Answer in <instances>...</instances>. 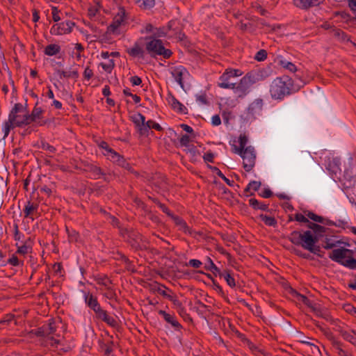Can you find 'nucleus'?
I'll return each instance as SVG.
<instances>
[{"instance_id":"nucleus-1","label":"nucleus","mask_w":356,"mask_h":356,"mask_svg":"<svg viewBox=\"0 0 356 356\" xmlns=\"http://www.w3.org/2000/svg\"><path fill=\"white\" fill-rule=\"evenodd\" d=\"M29 124H30L29 113L22 104H15L8 115V120L3 125L2 130L4 138L9 135L12 129L22 127Z\"/></svg>"},{"instance_id":"nucleus-2","label":"nucleus","mask_w":356,"mask_h":356,"mask_svg":"<svg viewBox=\"0 0 356 356\" xmlns=\"http://www.w3.org/2000/svg\"><path fill=\"white\" fill-rule=\"evenodd\" d=\"M248 137L245 134H241L238 138L239 145H232L234 153L241 156L243 160V167L246 172H250L254 167L256 162L255 149L252 146H247Z\"/></svg>"},{"instance_id":"nucleus-3","label":"nucleus","mask_w":356,"mask_h":356,"mask_svg":"<svg viewBox=\"0 0 356 356\" xmlns=\"http://www.w3.org/2000/svg\"><path fill=\"white\" fill-rule=\"evenodd\" d=\"M289 239L292 243L300 245L312 253L318 254L320 252V247L316 245L318 242L317 237L314 236L312 232L310 230L305 231L303 233L293 231L289 236Z\"/></svg>"},{"instance_id":"nucleus-4","label":"nucleus","mask_w":356,"mask_h":356,"mask_svg":"<svg viewBox=\"0 0 356 356\" xmlns=\"http://www.w3.org/2000/svg\"><path fill=\"white\" fill-rule=\"evenodd\" d=\"M293 90V80L288 76L276 77L270 85V94L274 99H282Z\"/></svg>"},{"instance_id":"nucleus-5","label":"nucleus","mask_w":356,"mask_h":356,"mask_svg":"<svg viewBox=\"0 0 356 356\" xmlns=\"http://www.w3.org/2000/svg\"><path fill=\"white\" fill-rule=\"evenodd\" d=\"M355 252L345 248L334 249L329 257L334 261L339 263L350 269H356V259H354Z\"/></svg>"},{"instance_id":"nucleus-6","label":"nucleus","mask_w":356,"mask_h":356,"mask_svg":"<svg viewBox=\"0 0 356 356\" xmlns=\"http://www.w3.org/2000/svg\"><path fill=\"white\" fill-rule=\"evenodd\" d=\"M150 40L145 44L146 50L152 56H162L165 58H169L172 55V51L165 49L161 40L156 38H149Z\"/></svg>"},{"instance_id":"nucleus-7","label":"nucleus","mask_w":356,"mask_h":356,"mask_svg":"<svg viewBox=\"0 0 356 356\" xmlns=\"http://www.w3.org/2000/svg\"><path fill=\"white\" fill-rule=\"evenodd\" d=\"M127 19V14L124 8L120 7L114 16L112 23L107 27L106 33L118 35L122 33V27Z\"/></svg>"},{"instance_id":"nucleus-8","label":"nucleus","mask_w":356,"mask_h":356,"mask_svg":"<svg viewBox=\"0 0 356 356\" xmlns=\"http://www.w3.org/2000/svg\"><path fill=\"white\" fill-rule=\"evenodd\" d=\"M242 74L243 72L240 70L228 68L220 76L218 86L224 89L233 88L235 83L234 79Z\"/></svg>"},{"instance_id":"nucleus-9","label":"nucleus","mask_w":356,"mask_h":356,"mask_svg":"<svg viewBox=\"0 0 356 356\" xmlns=\"http://www.w3.org/2000/svg\"><path fill=\"white\" fill-rule=\"evenodd\" d=\"M120 233L124 239L134 248L137 249L140 248V242L143 239L142 236L138 232L131 228L122 227L120 228Z\"/></svg>"},{"instance_id":"nucleus-10","label":"nucleus","mask_w":356,"mask_h":356,"mask_svg":"<svg viewBox=\"0 0 356 356\" xmlns=\"http://www.w3.org/2000/svg\"><path fill=\"white\" fill-rule=\"evenodd\" d=\"M326 169L330 172L333 179H341V169L340 168L341 162L338 156L330 154L326 156Z\"/></svg>"},{"instance_id":"nucleus-11","label":"nucleus","mask_w":356,"mask_h":356,"mask_svg":"<svg viewBox=\"0 0 356 356\" xmlns=\"http://www.w3.org/2000/svg\"><path fill=\"white\" fill-rule=\"evenodd\" d=\"M171 22L168 23V26L155 27L151 24H146L141 31L142 33H151L154 38H160L165 36L168 34V30L171 27Z\"/></svg>"},{"instance_id":"nucleus-12","label":"nucleus","mask_w":356,"mask_h":356,"mask_svg":"<svg viewBox=\"0 0 356 356\" xmlns=\"http://www.w3.org/2000/svg\"><path fill=\"white\" fill-rule=\"evenodd\" d=\"M75 24L70 20L57 23L50 29L51 35H60L70 33Z\"/></svg>"},{"instance_id":"nucleus-13","label":"nucleus","mask_w":356,"mask_h":356,"mask_svg":"<svg viewBox=\"0 0 356 356\" xmlns=\"http://www.w3.org/2000/svg\"><path fill=\"white\" fill-rule=\"evenodd\" d=\"M172 76L175 79V81L184 88L183 80L189 75L187 70L182 65L176 66L172 67L170 71Z\"/></svg>"},{"instance_id":"nucleus-14","label":"nucleus","mask_w":356,"mask_h":356,"mask_svg":"<svg viewBox=\"0 0 356 356\" xmlns=\"http://www.w3.org/2000/svg\"><path fill=\"white\" fill-rule=\"evenodd\" d=\"M250 88V86L242 77L238 83H234L233 88H230L229 89H232L237 97H243L249 92Z\"/></svg>"},{"instance_id":"nucleus-15","label":"nucleus","mask_w":356,"mask_h":356,"mask_svg":"<svg viewBox=\"0 0 356 356\" xmlns=\"http://www.w3.org/2000/svg\"><path fill=\"white\" fill-rule=\"evenodd\" d=\"M38 204L28 201L24 205L23 209L24 216L26 218H30L31 220H34L35 215L38 213Z\"/></svg>"},{"instance_id":"nucleus-16","label":"nucleus","mask_w":356,"mask_h":356,"mask_svg":"<svg viewBox=\"0 0 356 356\" xmlns=\"http://www.w3.org/2000/svg\"><path fill=\"white\" fill-rule=\"evenodd\" d=\"M264 72L261 70L251 71L247 73L243 78L248 84L251 87L252 85L264 79Z\"/></svg>"},{"instance_id":"nucleus-17","label":"nucleus","mask_w":356,"mask_h":356,"mask_svg":"<svg viewBox=\"0 0 356 356\" xmlns=\"http://www.w3.org/2000/svg\"><path fill=\"white\" fill-rule=\"evenodd\" d=\"M84 298L86 305L92 309L96 315L102 309L97 299L90 293H84Z\"/></svg>"},{"instance_id":"nucleus-18","label":"nucleus","mask_w":356,"mask_h":356,"mask_svg":"<svg viewBox=\"0 0 356 356\" xmlns=\"http://www.w3.org/2000/svg\"><path fill=\"white\" fill-rule=\"evenodd\" d=\"M158 313L163 318V319L167 323L170 324L172 327H173L176 330H179L182 327L174 314H168L164 310H159Z\"/></svg>"},{"instance_id":"nucleus-19","label":"nucleus","mask_w":356,"mask_h":356,"mask_svg":"<svg viewBox=\"0 0 356 356\" xmlns=\"http://www.w3.org/2000/svg\"><path fill=\"white\" fill-rule=\"evenodd\" d=\"M167 101L174 111L179 113L185 114L187 113L186 107L179 102L173 95H169L167 97Z\"/></svg>"},{"instance_id":"nucleus-20","label":"nucleus","mask_w":356,"mask_h":356,"mask_svg":"<svg viewBox=\"0 0 356 356\" xmlns=\"http://www.w3.org/2000/svg\"><path fill=\"white\" fill-rule=\"evenodd\" d=\"M43 110L40 107L35 106L31 114H29V123L35 122L38 125H42L41 122L42 119Z\"/></svg>"},{"instance_id":"nucleus-21","label":"nucleus","mask_w":356,"mask_h":356,"mask_svg":"<svg viewBox=\"0 0 356 356\" xmlns=\"http://www.w3.org/2000/svg\"><path fill=\"white\" fill-rule=\"evenodd\" d=\"M277 64L283 67L284 70L290 72H296L298 71L297 67L293 63L287 60L283 56H277Z\"/></svg>"},{"instance_id":"nucleus-22","label":"nucleus","mask_w":356,"mask_h":356,"mask_svg":"<svg viewBox=\"0 0 356 356\" xmlns=\"http://www.w3.org/2000/svg\"><path fill=\"white\" fill-rule=\"evenodd\" d=\"M290 294L296 302L299 303H302L307 306L308 307H312V304L313 303V302L308 299L305 296L299 293L297 291L291 289Z\"/></svg>"},{"instance_id":"nucleus-23","label":"nucleus","mask_w":356,"mask_h":356,"mask_svg":"<svg viewBox=\"0 0 356 356\" xmlns=\"http://www.w3.org/2000/svg\"><path fill=\"white\" fill-rule=\"evenodd\" d=\"M97 316L113 327H115L118 325L116 320L113 317L109 316L106 311L103 309L97 314Z\"/></svg>"},{"instance_id":"nucleus-24","label":"nucleus","mask_w":356,"mask_h":356,"mask_svg":"<svg viewBox=\"0 0 356 356\" xmlns=\"http://www.w3.org/2000/svg\"><path fill=\"white\" fill-rule=\"evenodd\" d=\"M309 308L316 316L321 317L327 321L330 319L329 313L325 309L321 308L320 305L313 302Z\"/></svg>"},{"instance_id":"nucleus-25","label":"nucleus","mask_w":356,"mask_h":356,"mask_svg":"<svg viewBox=\"0 0 356 356\" xmlns=\"http://www.w3.org/2000/svg\"><path fill=\"white\" fill-rule=\"evenodd\" d=\"M129 56L134 58H143L144 56V50L143 47L138 43H135L133 47L127 50Z\"/></svg>"},{"instance_id":"nucleus-26","label":"nucleus","mask_w":356,"mask_h":356,"mask_svg":"<svg viewBox=\"0 0 356 356\" xmlns=\"http://www.w3.org/2000/svg\"><path fill=\"white\" fill-rule=\"evenodd\" d=\"M152 290L159 293L160 295L163 296L164 298H168V297L172 293V291L167 288L165 285L155 284L152 286Z\"/></svg>"},{"instance_id":"nucleus-27","label":"nucleus","mask_w":356,"mask_h":356,"mask_svg":"<svg viewBox=\"0 0 356 356\" xmlns=\"http://www.w3.org/2000/svg\"><path fill=\"white\" fill-rule=\"evenodd\" d=\"M263 107L262 99H256L248 107V113L252 115L259 114Z\"/></svg>"},{"instance_id":"nucleus-28","label":"nucleus","mask_w":356,"mask_h":356,"mask_svg":"<svg viewBox=\"0 0 356 356\" xmlns=\"http://www.w3.org/2000/svg\"><path fill=\"white\" fill-rule=\"evenodd\" d=\"M40 330V332H42V335L44 337L52 335L56 330L55 323L52 320H50L49 323L44 325Z\"/></svg>"},{"instance_id":"nucleus-29","label":"nucleus","mask_w":356,"mask_h":356,"mask_svg":"<svg viewBox=\"0 0 356 356\" xmlns=\"http://www.w3.org/2000/svg\"><path fill=\"white\" fill-rule=\"evenodd\" d=\"M175 223L179 227V229L184 232L185 234H191V230L187 225L186 222L181 218L174 216H172Z\"/></svg>"},{"instance_id":"nucleus-30","label":"nucleus","mask_w":356,"mask_h":356,"mask_svg":"<svg viewBox=\"0 0 356 356\" xmlns=\"http://www.w3.org/2000/svg\"><path fill=\"white\" fill-rule=\"evenodd\" d=\"M60 47L57 44H50L47 45L44 50V54L47 56H52L60 53Z\"/></svg>"},{"instance_id":"nucleus-31","label":"nucleus","mask_w":356,"mask_h":356,"mask_svg":"<svg viewBox=\"0 0 356 356\" xmlns=\"http://www.w3.org/2000/svg\"><path fill=\"white\" fill-rule=\"evenodd\" d=\"M204 268L207 270L211 271L216 276H217L218 275H221L220 270L216 266V264L213 263V261L209 257L207 258V261L205 263Z\"/></svg>"},{"instance_id":"nucleus-32","label":"nucleus","mask_w":356,"mask_h":356,"mask_svg":"<svg viewBox=\"0 0 356 356\" xmlns=\"http://www.w3.org/2000/svg\"><path fill=\"white\" fill-rule=\"evenodd\" d=\"M341 336L346 341L356 346V330L343 331L341 332Z\"/></svg>"},{"instance_id":"nucleus-33","label":"nucleus","mask_w":356,"mask_h":356,"mask_svg":"<svg viewBox=\"0 0 356 356\" xmlns=\"http://www.w3.org/2000/svg\"><path fill=\"white\" fill-rule=\"evenodd\" d=\"M293 4L298 8L307 10L312 7L310 0H293Z\"/></svg>"},{"instance_id":"nucleus-34","label":"nucleus","mask_w":356,"mask_h":356,"mask_svg":"<svg viewBox=\"0 0 356 356\" xmlns=\"http://www.w3.org/2000/svg\"><path fill=\"white\" fill-rule=\"evenodd\" d=\"M249 204L254 209H260V210H263V211H266L268 209L267 204L259 202L257 200H256L254 198L250 199Z\"/></svg>"},{"instance_id":"nucleus-35","label":"nucleus","mask_w":356,"mask_h":356,"mask_svg":"<svg viewBox=\"0 0 356 356\" xmlns=\"http://www.w3.org/2000/svg\"><path fill=\"white\" fill-rule=\"evenodd\" d=\"M260 220L268 226L275 227L277 225V220L274 217L268 216L264 214L259 216Z\"/></svg>"},{"instance_id":"nucleus-36","label":"nucleus","mask_w":356,"mask_h":356,"mask_svg":"<svg viewBox=\"0 0 356 356\" xmlns=\"http://www.w3.org/2000/svg\"><path fill=\"white\" fill-rule=\"evenodd\" d=\"M220 277H223L227 284L232 288L235 287L236 283L234 278L228 272H221V275H218Z\"/></svg>"},{"instance_id":"nucleus-37","label":"nucleus","mask_w":356,"mask_h":356,"mask_svg":"<svg viewBox=\"0 0 356 356\" xmlns=\"http://www.w3.org/2000/svg\"><path fill=\"white\" fill-rule=\"evenodd\" d=\"M100 65L103 70L107 73H111L112 70L115 67V61L113 59H108L106 63H101Z\"/></svg>"},{"instance_id":"nucleus-38","label":"nucleus","mask_w":356,"mask_h":356,"mask_svg":"<svg viewBox=\"0 0 356 356\" xmlns=\"http://www.w3.org/2000/svg\"><path fill=\"white\" fill-rule=\"evenodd\" d=\"M131 120L136 125V127L139 126L140 124L143 123L145 120V118L143 115L140 113H136L131 116Z\"/></svg>"},{"instance_id":"nucleus-39","label":"nucleus","mask_w":356,"mask_h":356,"mask_svg":"<svg viewBox=\"0 0 356 356\" xmlns=\"http://www.w3.org/2000/svg\"><path fill=\"white\" fill-rule=\"evenodd\" d=\"M58 74L60 78L77 77L78 74L76 71L58 70Z\"/></svg>"},{"instance_id":"nucleus-40","label":"nucleus","mask_w":356,"mask_h":356,"mask_svg":"<svg viewBox=\"0 0 356 356\" xmlns=\"http://www.w3.org/2000/svg\"><path fill=\"white\" fill-rule=\"evenodd\" d=\"M260 186H261L260 181H252L247 186L245 191H248V192H251V191L254 192V191H258L259 189Z\"/></svg>"},{"instance_id":"nucleus-41","label":"nucleus","mask_w":356,"mask_h":356,"mask_svg":"<svg viewBox=\"0 0 356 356\" xmlns=\"http://www.w3.org/2000/svg\"><path fill=\"white\" fill-rule=\"evenodd\" d=\"M110 153L108 154L107 157L108 159L112 161L113 162L120 163L121 160H122V157L117 153L115 150H109Z\"/></svg>"},{"instance_id":"nucleus-42","label":"nucleus","mask_w":356,"mask_h":356,"mask_svg":"<svg viewBox=\"0 0 356 356\" xmlns=\"http://www.w3.org/2000/svg\"><path fill=\"white\" fill-rule=\"evenodd\" d=\"M306 216L308 218L312 220L314 222L324 223L325 219L323 217L318 216L313 212L307 211L306 213Z\"/></svg>"},{"instance_id":"nucleus-43","label":"nucleus","mask_w":356,"mask_h":356,"mask_svg":"<svg viewBox=\"0 0 356 356\" xmlns=\"http://www.w3.org/2000/svg\"><path fill=\"white\" fill-rule=\"evenodd\" d=\"M89 171L91 173V176H92L94 179H98L102 175L100 168L95 165H91L89 168Z\"/></svg>"},{"instance_id":"nucleus-44","label":"nucleus","mask_w":356,"mask_h":356,"mask_svg":"<svg viewBox=\"0 0 356 356\" xmlns=\"http://www.w3.org/2000/svg\"><path fill=\"white\" fill-rule=\"evenodd\" d=\"M138 132L141 136L147 135L149 133V128H147V122L144 121L143 123L139 124V126L136 127Z\"/></svg>"},{"instance_id":"nucleus-45","label":"nucleus","mask_w":356,"mask_h":356,"mask_svg":"<svg viewBox=\"0 0 356 356\" xmlns=\"http://www.w3.org/2000/svg\"><path fill=\"white\" fill-rule=\"evenodd\" d=\"M168 299L170 301H171L177 308H181L183 309L181 302L173 292H172V293L170 294Z\"/></svg>"},{"instance_id":"nucleus-46","label":"nucleus","mask_w":356,"mask_h":356,"mask_svg":"<svg viewBox=\"0 0 356 356\" xmlns=\"http://www.w3.org/2000/svg\"><path fill=\"white\" fill-rule=\"evenodd\" d=\"M267 58V52L264 49H260L258 51L255 56L254 59L257 61H264Z\"/></svg>"},{"instance_id":"nucleus-47","label":"nucleus","mask_w":356,"mask_h":356,"mask_svg":"<svg viewBox=\"0 0 356 356\" xmlns=\"http://www.w3.org/2000/svg\"><path fill=\"white\" fill-rule=\"evenodd\" d=\"M334 348L337 350L339 355L345 356L346 352L342 349V344L340 341L334 340L332 342Z\"/></svg>"},{"instance_id":"nucleus-48","label":"nucleus","mask_w":356,"mask_h":356,"mask_svg":"<svg viewBox=\"0 0 356 356\" xmlns=\"http://www.w3.org/2000/svg\"><path fill=\"white\" fill-rule=\"evenodd\" d=\"M17 253H19L22 255L26 254L31 250V247L27 245L26 244H22L20 245H18V244L17 243Z\"/></svg>"},{"instance_id":"nucleus-49","label":"nucleus","mask_w":356,"mask_h":356,"mask_svg":"<svg viewBox=\"0 0 356 356\" xmlns=\"http://www.w3.org/2000/svg\"><path fill=\"white\" fill-rule=\"evenodd\" d=\"M123 93L125 96L131 97L136 104H138L140 102V97L139 96H138L137 95L132 94L130 92L129 88L124 89Z\"/></svg>"},{"instance_id":"nucleus-50","label":"nucleus","mask_w":356,"mask_h":356,"mask_svg":"<svg viewBox=\"0 0 356 356\" xmlns=\"http://www.w3.org/2000/svg\"><path fill=\"white\" fill-rule=\"evenodd\" d=\"M147 128H149V129H154L157 131H162L163 129L159 123L151 120L147 121Z\"/></svg>"},{"instance_id":"nucleus-51","label":"nucleus","mask_w":356,"mask_h":356,"mask_svg":"<svg viewBox=\"0 0 356 356\" xmlns=\"http://www.w3.org/2000/svg\"><path fill=\"white\" fill-rule=\"evenodd\" d=\"M106 289V291L105 292L104 296L106 298L110 299V300H113L117 298L115 292L114 291V290H113L111 289V287H109Z\"/></svg>"},{"instance_id":"nucleus-52","label":"nucleus","mask_w":356,"mask_h":356,"mask_svg":"<svg viewBox=\"0 0 356 356\" xmlns=\"http://www.w3.org/2000/svg\"><path fill=\"white\" fill-rule=\"evenodd\" d=\"M51 10H52L51 13H52L53 20L56 22L60 21V17L59 16L60 10L58 9V8L56 6H52Z\"/></svg>"},{"instance_id":"nucleus-53","label":"nucleus","mask_w":356,"mask_h":356,"mask_svg":"<svg viewBox=\"0 0 356 356\" xmlns=\"http://www.w3.org/2000/svg\"><path fill=\"white\" fill-rule=\"evenodd\" d=\"M97 6H90L88 9V15L90 18L95 17L98 13Z\"/></svg>"},{"instance_id":"nucleus-54","label":"nucleus","mask_w":356,"mask_h":356,"mask_svg":"<svg viewBox=\"0 0 356 356\" xmlns=\"http://www.w3.org/2000/svg\"><path fill=\"white\" fill-rule=\"evenodd\" d=\"M191 141L190 137L185 134L182 135L179 138V143L181 146L187 147Z\"/></svg>"},{"instance_id":"nucleus-55","label":"nucleus","mask_w":356,"mask_h":356,"mask_svg":"<svg viewBox=\"0 0 356 356\" xmlns=\"http://www.w3.org/2000/svg\"><path fill=\"white\" fill-rule=\"evenodd\" d=\"M97 283L103 285L106 289H108L111 287V281L108 278L104 277L99 279Z\"/></svg>"},{"instance_id":"nucleus-56","label":"nucleus","mask_w":356,"mask_h":356,"mask_svg":"<svg viewBox=\"0 0 356 356\" xmlns=\"http://www.w3.org/2000/svg\"><path fill=\"white\" fill-rule=\"evenodd\" d=\"M295 220L300 222H309L308 218L306 214L303 215L302 213H296L295 215Z\"/></svg>"},{"instance_id":"nucleus-57","label":"nucleus","mask_w":356,"mask_h":356,"mask_svg":"<svg viewBox=\"0 0 356 356\" xmlns=\"http://www.w3.org/2000/svg\"><path fill=\"white\" fill-rule=\"evenodd\" d=\"M8 263L13 266H17L20 264V262L15 254L12 255V257L8 259Z\"/></svg>"},{"instance_id":"nucleus-58","label":"nucleus","mask_w":356,"mask_h":356,"mask_svg":"<svg viewBox=\"0 0 356 356\" xmlns=\"http://www.w3.org/2000/svg\"><path fill=\"white\" fill-rule=\"evenodd\" d=\"M130 82L133 86H140L142 83L141 79L138 76H133L130 78Z\"/></svg>"},{"instance_id":"nucleus-59","label":"nucleus","mask_w":356,"mask_h":356,"mask_svg":"<svg viewBox=\"0 0 356 356\" xmlns=\"http://www.w3.org/2000/svg\"><path fill=\"white\" fill-rule=\"evenodd\" d=\"M67 232L68 233V236L70 241H77L79 234L76 231L72 230V232H70L69 229L67 228Z\"/></svg>"},{"instance_id":"nucleus-60","label":"nucleus","mask_w":356,"mask_h":356,"mask_svg":"<svg viewBox=\"0 0 356 356\" xmlns=\"http://www.w3.org/2000/svg\"><path fill=\"white\" fill-rule=\"evenodd\" d=\"M14 238L15 241H20L22 237L23 236V234L19 231L18 225H14Z\"/></svg>"},{"instance_id":"nucleus-61","label":"nucleus","mask_w":356,"mask_h":356,"mask_svg":"<svg viewBox=\"0 0 356 356\" xmlns=\"http://www.w3.org/2000/svg\"><path fill=\"white\" fill-rule=\"evenodd\" d=\"M100 147L102 148L103 149H104V154L105 156H108V154L110 153V151L109 150H113L112 148H111L107 144V143L103 141L100 143Z\"/></svg>"},{"instance_id":"nucleus-62","label":"nucleus","mask_w":356,"mask_h":356,"mask_svg":"<svg viewBox=\"0 0 356 356\" xmlns=\"http://www.w3.org/2000/svg\"><path fill=\"white\" fill-rule=\"evenodd\" d=\"M46 337L47 343L50 344L51 346H56L59 343V341L55 339L52 335H49Z\"/></svg>"},{"instance_id":"nucleus-63","label":"nucleus","mask_w":356,"mask_h":356,"mask_svg":"<svg viewBox=\"0 0 356 356\" xmlns=\"http://www.w3.org/2000/svg\"><path fill=\"white\" fill-rule=\"evenodd\" d=\"M42 149L44 150L49 151L51 153H54L56 151L55 147L47 143H42Z\"/></svg>"},{"instance_id":"nucleus-64","label":"nucleus","mask_w":356,"mask_h":356,"mask_svg":"<svg viewBox=\"0 0 356 356\" xmlns=\"http://www.w3.org/2000/svg\"><path fill=\"white\" fill-rule=\"evenodd\" d=\"M188 264H189V266H191L193 268H198L201 266V265L202 264L200 260L193 259L189 260Z\"/></svg>"}]
</instances>
